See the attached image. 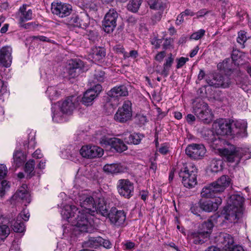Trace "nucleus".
I'll list each match as a JSON object with an SVG mask.
<instances>
[{
  "label": "nucleus",
  "mask_w": 251,
  "mask_h": 251,
  "mask_svg": "<svg viewBox=\"0 0 251 251\" xmlns=\"http://www.w3.org/2000/svg\"><path fill=\"white\" fill-rule=\"evenodd\" d=\"M231 179L228 176L223 175L217 180L205 186L201 191L202 198L214 199L201 200L200 205L202 210L207 212H215L222 202L221 198L217 195L224 192L230 183Z\"/></svg>",
  "instance_id": "f257e3e1"
},
{
  "label": "nucleus",
  "mask_w": 251,
  "mask_h": 251,
  "mask_svg": "<svg viewBox=\"0 0 251 251\" xmlns=\"http://www.w3.org/2000/svg\"><path fill=\"white\" fill-rule=\"evenodd\" d=\"M61 214L63 218L69 223H72L80 232H91L94 228L95 214L78 210L75 206L73 205L65 206Z\"/></svg>",
  "instance_id": "f03ea898"
},
{
  "label": "nucleus",
  "mask_w": 251,
  "mask_h": 251,
  "mask_svg": "<svg viewBox=\"0 0 251 251\" xmlns=\"http://www.w3.org/2000/svg\"><path fill=\"white\" fill-rule=\"evenodd\" d=\"M79 205L83 211L88 213L96 214L100 213L105 216L108 214V208L102 197H93L82 193L78 196Z\"/></svg>",
  "instance_id": "7ed1b4c3"
},
{
  "label": "nucleus",
  "mask_w": 251,
  "mask_h": 251,
  "mask_svg": "<svg viewBox=\"0 0 251 251\" xmlns=\"http://www.w3.org/2000/svg\"><path fill=\"white\" fill-rule=\"evenodd\" d=\"M244 199L240 195H231L227 201V205L224 208L222 217L224 221L230 223H236L242 217L243 214V204Z\"/></svg>",
  "instance_id": "20e7f679"
},
{
  "label": "nucleus",
  "mask_w": 251,
  "mask_h": 251,
  "mask_svg": "<svg viewBox=\"0 0 251 251\" xmlns=\"http://www.w3.org/2000/svg\"><path fill=\"white\" fill-rule=\"evenodd\" d=\"M179 176L182 178V182L186 187H194L197 183V169L193 164H189L182 169L179 173Z\"/></svg>",
  "instance_id": "39448f33"
},
{
  "label": "nucleus",
  "mask_w": 251,
  "mask_h": 251,
  "mask_svg": "<svg viewBox=\"0 0 251 251\" xmlns=\"http://www.w3.org/2000/svg\"><path fill=\"white\" fill-rule=\"evenodd\" d=\"M248 149L236 148L233 145H230L227 148L219 149V153L229 162H236L238 163L240 160L244 155Z\"/></svg>",
  "instance_id": "423d86ee"
},
{
  "label": "nucleus",
  "mask_w": 251,
  "mask_h": 251,
  "mask_svg": "<svg viewBox=\"0 0 251 251\" xmlns=\"http://www.w3.org/2000/svg\"><path fill=\"white\" fill-rule=\"evenodd\" d=\"M193 106V113L204 123H209L213 120V114L206 103L202 100H196Z\"/></svg>",
  "instance_id": "0eeeda50"
},
{
  "label": "nucleus",
  "mask_w": 251,
  "mask_h": 251,
  "mask_svg": "<svg viewBox=\"0 0 251 251\" xmlns=\"http://www.w3.org/2000/svg\"><path fill=\"white\" fill-rule=\"evenodd\" d=\"M217 245L225 251H244L241 247L235 246L233 237L226 233L221 232L216 237Z\"/></svg>",
  "instance_id": "6e6552de"
},
{
  "label": "nucleus",
  "mask_w": 251,
  "mask_h": 251,
  "mask_svg": "<svg viewBox=\"0 0 251 251\" xmlns=\"http://www.w3.org/2000/svg\"><path fill=\"white\" fill-rule=\"evenodd\" d=\"M132 103L129 100L124 101L122 106L119 108L114 115V119L120 123H126L130 120L132 117Z\"/></svg>",
  "instance_id": "1a4fd4ad"
},
{
  "label": "nucleus",
  "mask_w": 251,
  "mask_h": 251,
  "mask_svg": "<svg viewBox=\"0 0 251 251\" xmlns=\"http://www.w3.org/2000/svg\"><path fill=\"white\" fill-rule=\"evenodd\" d=\"M117 189L121 196L129 199L134 194V184L128 179H121L117 182Z\"/></svg>",
  "instance_id": "9d476101"
},
{
  "label": "nucleus",
  "mask_w": 251,
  "mask_h": 251,
  "mask_svg": "<svg viewBox=\"0 0 251 251\" xmlns=\"http://www.w3.org/2000/svg\"><path fill=\"white\" fill-rule=\"evenodd\" d=\"M118 17V13L113 9H110L106 14L102 21V27L105 32L110 33L114 31Z\"/></svg>",
  "instance_id": "9b49d317"
},
{
  "label": "nucleus",
  "mask_w": 251,
  "mask_h": 251,
  "mask_svg": "<svg viewBox=\"0 0 251 251\" xmlns=\"http://www.w3.org/2000/svg\"><path fill=\"white\" fill-rule=\"evenodd\" d=\"M206 151L205 147L201 144H190L185 150L186 154L193 159L202 158L204 156Z\"/></svg>",
  "instance_id": "f8f14e48"
},
{
  "label": "nucleus",
  "mask_w": 251,
  "mask_h": 251,
  "mask_svg": "<svg viewBox=\"0 0 251 251\" xmlns=\"http://www.w3.org/2000/svg\"><path fill=\"white\" fill-rule=\"evenodd\" d=\"M81 156L87 158L100 157L103 154V150L97 146L86 145L81 147L79 151Z\"/></svg>",
  "instance_id": "ddd939ff"
},
{
  "label": "nucleus",
  "mask_w": 251,
  "mask_h": 251,
  "mask_svg": "<svg viewBox=\"0 0 251 251\" xmlns=\"http://www.w3.org/2000/svg\"><path fill=\"white\" fill-rule=\"evenodd\" d=\"M107 216H108L111 223L117 226H120L124 225L126 219L124 211L118 210L115 207H112L109 212L108 211Z\"/></svg>",
  "instance_id": "4468645a"
},
{
  "label": "nucleus",
  "mask_w": 251,
  "mask_h": 251,
  "mask_svg": "<svg viewBox=\"0 0 251 251\" xmlns=\"http://www.w3.org/2000/svg\"><path fill=\"white\" fill-rule=\"evenodd\" d=\"M77 97L72 96L66 98L64 100L59 102V107L63 113L71 114L75 108L78 100Z\"/></svg>",
  "instance_id": "2eb2a0df"
},
{
  "label": "nucleus",
  "mask_w": 251,
  "mask_h": 251,
  "mask_svg": "<svg viewBox=\"0 0 251 251\" xmlns=\"http://www.w3.org/2000/svg\"><path fill=\"white\" fill-rule=\"evenodd\" d=\"M29 214L27 210L24 209L17 217L16 220L14 219L11 227L14 232L22 233L25 231V227L22 220L25 221L28 220Z\"/></svg>",
  "instance_id": "dca6fc26"
},
{
  "label": "nucleus",
  "mask_w": 251,
  "mask_h": 251,
  "mask_svg": "<svg viewBox=\"0 0 251 251\" xmlns=\"http://www.w3.org/2000/svg\"><path fill=\"white\" fill-rule=\"evenodd\" d=\"M51 11L54 14L63 18L69 16L72 11V6L62 2H52Z\"/></svg>",
  "instance_id": "f3484780"
},
{
  "label": "nucleus",
  "mask_w": 251,
  "mask_h": 251,
  "mask_svg": "<svg viewBox=\"0 0 251 251\" xmlns=\"http://www.w3.org/2000/svg\"><path fill=\"white\" fill-rule=\"evenodd\" d=\"M102 90V87L100 84L95 85L93 88L87 90L83 95L82 98V103L86 106L91 105L93 100L99 95Z\"/></svg>",
  "instance_id": "a211bd4d"
},
{
  "label": "nucleus",
  "mask_w": 251,
  "mask_h": 251,
  "mask_svg": "<svg viewBox=\"0 0 251 251\" xmlns=\"http://www.w3.org/2000/svg\"><path fill=\"white\" fill-rule=\"evenodd\" d=\"M33 15L32 10L29 8L27 4H24L20 7L15 14V18L18 22L23 23L32 20Z\"/></svg>",
  "instance_id": "6ab92c4d"
},
{
  "label": "nucleus",
  "mask_w": 251,
  "mask_h": 251,
  "mask_svg": "<svg viewBox=\"0 0 251 251\" xmlns=\"http://www.w3.org/2000/svg\"><path fill=\"white\" fill-rule=\"evenodd\" d=\"M213 79H210L206 77V81L210 86L215 87H223L226 88L229 86V79L227 77H224L220 74H216L212 76Z\"/></svg>",
  "instance_id": "aec40b11"
},
{
  "label": "nucleus",
  "mask_w": 251,
  "mask_h": 251,
  "mask_svg": "<svg viewBox=\"0 0 251 251\" xmlns=\"http://www.w3.org/2000/svg\"><path fill=\"white\" fill-rule=\"evenodd\" d=\"M83 66V62L79 59H71L66 67V72L70 78L76 76L80 70Z\"/></svg>",
  "instance_id": "412c9836"
},
{
  "label": "nucleus",
  "mask_w": 251,
  "mask_h": 251,
  "mask_svg": "<svg viewBox=\"0 0 251 251\" xmlns=\"http://www.w3.org/2000/svg\"><path fill=\"white\" fill-rule=\"evenodd\" d=\"M232 126L233 124L230 121L226 119H220L216 123L217 133L222 135H232Z\"/></svg>",
  "instance_id": "4be33fe9"
},
{
  "label": "nucleus",
  "mask_w": 251,
  "mask_h": 251,
  "mask_svg": "<svg viewBox=\"0 0 251 251\" xmlns=\"http://www.w3.org/2000/svg\"><path fill=\"white\" fill-rule=\"evenodd\" d=\"M12 49L10 46H4L0 49V64L6 68L10 66L12 57Z\"/></svg>",
  "instance_id": "5701e85b"
},
{
  "label": "nucleus",
  "mask_w": 251,
  "mask_h": 251,
  "mask_svg": "<svg viewBox=\"0 0 251 251\" xmlns=\"http://www.w3.org/2000/svg\"><path fill=\"white\" fill-rule=\"evenodd\" d=\"M232 135L244 137L247 136V123L244 120L232 121Z\"/></svg>",
  "instance_id": "b1692460"
},
{
  "label": "nucleus",
  "mask_w": 251,
  "mask_h": 251,
  "mask_svg": "<svg viewBox=\"0 0 251 251\" xmlns=\"http://www.w3.org/2000/svg\"><path fill=\"white\" fill-rule=\"evenodd\" d=\"M83 20L80 19L78 15L73 14L64 20V23L70 28L74 27L85 28L88 25L89 23L84 22Z\"/></svg>",
  "instance_id": "393cba45"
},
{
  "label": "nucleus",
  "mask_w": 251,
  "mask_h": 251,
  "mask_svg": "<svg viewBox=\"0 0 251 251\" xmlns=\"http://www.w3.org/2000/svg\"><path fill=\"white\" fill-rule=\"evenodd\" d=\"M103 171L110 174L123 173L127 171L126 166L122 163L107 164L103 166Z\"/></svg>",
  "instance_id": "a878e982"
},
{
  "label": "nucleus",
  "mask_w": 251,
  "mask_h": 251,
  "mask_svg": "<svg viewBox=\"0 0 251 251\" xmlns=\"http://www.w3.org/2000/svg\"><path fill=\"white\" fill-rule=\"evenodd\" d=\"M14 223L13 220H10V217H4L3 216L0 217V237L2 240L7 237L10 233V228L7 224Z\"/></svg>",
  "instance_id": "bb28decb"
},
{
  "label": "nucleus",
  "mask_w": 251,
  "mask_h": 251,
  "mask_svg": "<svg viewBox=\"0 0 251 251\" xmlns=\"http://www.w3.org/2000/svg\"><path fill=\"white\" fill-rule=\"evenodd\" d=\"M128 92L126 87L125 85H121L113 88L108 93V95L114 100H118L122 97L128 95Z\"/></svg>",
  "instance_id": "cd10ccee"
},
{
  "label": "nucleus",
  "mask_w": 251,
  "mask_h": 251,
  "mask_svg": "<svg viewBox=\"0 0 251 251\" xmlns=\"http://www.w3.org/2000/svg\"><path fill=\"white\" fill-rule=\"evenodd\" d=\"M108 143L111 146L112 148H113L118 152H123L127 149L126 145L124 143L123 140L117 138L109 139L108 141Z\"/></svg>",
  "instance_id": "c85d7f7f"
},
{
  "label": "nucleus",
  "mask_w": 251,
  "mask_h": 251,
  "mask_svg": "<svg viewBox=\"0 0 251 251\" xmlns=\"http://www.w3.org/2000/svg\"><path fill=\"white\" fill-rule=\"evenodd\" d=\"M144 135L141 133L128 134L124 137V141L128 144L138 145L140 143Z\"/></svg>",
  "instance_id": "c756f323"
},
{
  "label": "nucleus",
  "mask_w": 251,
  "mask_h": 251,
  "mask_svg": "<svg viewBox=\"0 0 251 251\" xmlns=\"http://www.w3.org/2000/svg\"><path fill=\"white\" fill-rule=\"evenodd\" d=\"M26 189V184H23L14 195L13 198L16 200L19 199L27 201L29 195Z\"/></svg>",
  "instance_id": "7c9ffc66"
},
{
  "label": "nucleus",
  "mask_w": 251,
  "mask_h": 251,
  "mask_svg": "<svg viewBox=\"0 0 251 251\" xmlns=\"http://www.w3.org/2000/svg\"><path fill=\"white\" fill-rule=\"evenodd\" d=\"M190 238L193 240V242L195 244H202L204 243L206 239L208 237L203 234L202 232L198 230L197 232H192L190 234Z\"/></svg>",
  "instance_id": "2f4dec72"
},
{
  "label": "nucleus",
  "mask_w": 251,
  "mask_h": 251,
  "mask_svg": "<svg viewBox=\"0 0 251 251\" xmlns=\"http://www.w3.org/2000/svg\"><path fill=\"white\" fill-rule=\"evenodd\" d=\"M213 226V224L211 220L205 221L200 225L199 230L207 237H209L211 230Z\"/></svg>",
  "instance_id": "473e14b6"
},
{
  "label": "nucleus",
  "mask_w": 251,
  "mask_h": 251,
  "mask_svg": "<svg viewBox=\"0 0 251 251\" xmlns=\"http://www.w3.org/2000/svg\"><path fill=\"white\" fill-rule=\"evenodd\" d=\"M148 4L151 9L163 10L166 7V0H149Z\"/></svg>",
  "instance_id": "72a5a7b5"
},
{
  "label": "nucleus",
  "mask_w": 251,
  "mask_h": 251,
  "mask_svg": "<svg viewBox=\"0 0 251 251\" xmlns=\"http://www.w3.org/2000/svg\"><path fill=\"white\" fill-rule=\"evenodd\" d=\"M174 58L172 54L170 53V56L165 59V61L163 64V68L161 72V74L166 76L168 75L170 68L174 62Z\"/></svg>",
  "instance_id": "f704fd0d"
},
{
  "label": "nucleus",
  "mask_w": 251,
  "mask_h": 251,
  "mask_svg": "<svg viewBox=\"0 0 251 251\" xmlns=\"http://www.w3.org/2000/svg\"><path fill=\"white\" fill-rule=\"evenodd\" d=\"M13 159L15 167H19L23 164L25 157L22 151H16L14 152Z\"/></svg>",
  "instance_id": "c9c22d12"
},
{
  "label": "nucleus",
  "mask_w": 251,
  "mask_h": 251,
  "mask_svg": "<svg viewBox=\"0 0 251 251\" xmlns=\"http://www.w3.org/2000/svg\"><path fill=\"white\" fill-rule=\"evenodd\" d=\"M223 162L220 159L214 158L211 160L210 169L212 172L217 173L223 169Z\"/></svg>",
  "instance_id": "e433bc0d"
},
{
  "label": "nucleus",
  "mask_w": 251,
  "mask_h": 251,
  "mask_svg": "<svg viewBox=\"0 0 251 251\" xmlns=\"http://www.w3.org/2000/svg\"><path fill=\"white\" fill-rule=\"evenodd\" d=\"M102 241V237H90L88 241L85 243L86 246L91 248H97L100 246V242Z\"/></svg>",
  "instance_id": "4c0bfd02"
},
{
  "label": "nucleus",
  "mask_w": 251,
  "mask_h": 251,
  "mask_svg": "<svg viewBox=\"0 0 251 251\" xmlns=\"http://www.w3.org/2000/svg\"><path fill=\"white\" fill-rule=\"evenodd\" d=\"M92 55L93 58L100 60L105 55V50L100 47H95L92 50Z\"/></svg>",
  "instance_id": "58836bf2"
},
{
  "label": "nucleus",
  "mask_w": 251,
  "mask_h": 251,
  "mask_svg": "<svg viewBox=\"0 0 251 251\" xmlns=\"http://www.w3.org/2000/svg\"><path fill=\"white\" fill-rule=\"evenodd\" d=\"M46 93L51 100L58 97L60 95V91H58L56 86H50L48 88Z\"/></svg>",
  "instance_id": "ea45409f"
},
{
  "label": "nucleus",
  "mask_w": 251,
  "mask_h": 251,
  "mask_svg": "<svg viewBox=\"0 0 251 251\" xmlns=\"http://www.w3.org/2000/svg\"><path fill=\"white\" fill-rule=\"evenodd\" d=\"M35 162L33 159L29 160L25 163V172L28 174V177L30 178L32 176L34 175V172H33Z\"/></svg>",
  "instance_id": "a19ab883"
},
{
  "label": "nucleus",
  "mask_w": 251,
  "mask_h": 251,
  "mask_svg": "<svg viewBox=\"0 0 251 251\" xmlns=\"http://www.w3.org/2000/svg\"><path fill=\"white\" fill-rule=\"evenodd\" d=\"M94 81L95 82H103L106 78L105 73L101 69H96L93 74Z\"/></svg>",
  "instance_id": "79ce46f5"
},
{
  "label": "nucleus",
  "mask_w": 251,
  "mask_h": 251,
  "mask_svg": "<svg viewBox=\"0 0 251 251\" xmlns=\"http://www.w3.org/2000/svg\"><path fill=\"white\" fill-rule=\"evenodd\" d=\"M142 3V0H132L127 4V9L133 12L138 11Z\"/></svg>",
  "instance_id": "37998d69"
},
{
  "label": "nucleus",
  "mask_w": 251,
  "mask_h": 251,
  "mask_svg": "<svg viewBox=\"0 0 251 251\" xmlns=\"http://www.w3.org/2000/svg\"><path fill=\"white\" fill-rule=\"evenodd\" d=\"M10 188V185L6 180L1 181L0 185V197L2 198L5 193L8 191Z\"/></svg>",
  "instance_id": "c03bdc74"
},
{
  "label": "nucleus",
  "mask_w": 251,
  "mask_h": 251,
  "mask_svg": "<svg viewBox=\"0 0 251 251\" xmlns=\"http://www.w3.org/2000/svg\"><path fill=\"white\" fill-rule=\"evenodd\" d=\"M247 32L244 30H241L238 33V37L237 38V42L244 47V44L247 40L246 35Z\"/></svg>",
  "instance_id": "a18cd8bd"
},
{
  "label": "nucleus",
  "mask_w": 251,
  "mask_h": 251,
  "mask_svg": "<svg viewBox=\"0 0 251 251\" xmlns=\"http://www.w3.org/2000/svg\"><path fill=\"white\" fill-rule=\"evenodd\" d=\"M205 30L201 29L192 34L190 38L195 40H198L201 39L205 35Z\"/></svg>",
  "instance_id": "49530a36"
},
{
  "label": "nucleus",
  "mask_w": 251,
  "mask_h": 251,
  "mask_svg": "<svg viewBox=\"0 0 251 251\" xmlns=\"http://www.w3.org/2000/svg\"><path fill=\"white\" fill-rule=\"evenodd\" d=\"M122 248L125 251H131L134 249L135 244L129 240L125 241L122 243Z\"/></svg>",
  "instance_id": "de8ad7c7"
},
{
  "label": "nucleus",
  "mask_w": 251,
  "mask_h": 251,
  "mask_svg": "<svg viewBox=\"0 0 251 251\" xmlns=\"http://www.w3.org/2000/svg\"><path fill=\"white\" fill-rule=\"evenodd\" d=\"M191 211L194 214L196 215L197 216H200V213L202 209L200 205V201L198 203H196L194 204H192L191 207Z\"/></svg>",
  "instance_id": "09e8293b"
},
{
  "label": "nucleus",
  "mask_w": 251,
  "mask_h": 251,
  "mask_svg": "<svg viewBox=\"0 0 251 251\" xmlns=\"http://www.w3.org/2000/svg\"><path fill=\"white\" fill-rule=\"evenodd\" d=\"M188 60L189 58L187 57H181L179 58H177L176 59L177 62L176 68L177 69L181 68Z\"/></svg>",
  "instance_id": "8fccbe9b"
},
{
  "label": "nucleus",
  "mask_w": 251,
  "mask_h": 251,
  "mask_svg": "<svg viewBox=\"0 0 251 251\" xmlns=\"http://www.w3.org/2000/svg\"><path fill=\"white\" fill-rule=\"evenodd\" d=\"M88 38L89 40L93 42H95L98 40V32L95 31H90L87 35Z\"/></svg>",
  "instance_id": "3c124183"
},
{
  "label": "nucleus",
  "mask_w": 251,
  "mask_h": 251,
  "mask_svg": "<svg viewBox=\"0 0 251 251\" xmlns=\"http://www.w3.org/2000/svg\"><path fill=\"white\" fill-rule=\"evenodd\" d=\"M7 169L5 165L0 164V180L3 179L6 176Z\"/></svg>",
  "instance_id": "603ef678"
},
{
  "label": "nucleus",
  "mask_w": 251,
  "mask_h": 251,
  "mask_svg": "<svg viewBox=\"0 0 251 251\" xmlns=\"http://www.w3.org/2000/svg\"><path fill=\"white\" fill-rule=\"evenodd\" d=\"M100 242V246H102L106 249H111L112 247V244L109 240L102 238V241Z\"/></svg>",
  "instance_id": "864d4df0"
},
{
  "label": "nucleus",
  "mask_w": 251,
  "mask_h": 251,
  "mask_svg": "<svg viewBox=\"0 0 251 251\" xmlns=\"http://www.w3.org/2000/svg\"><path fill=\"white\" fill-rule=\"evenodd\" d=\"M113 50L117 53L123 54L124 57H125V54L126 53V51H125V49L123 46L121 45H116L113 47Z\"/></svg>",
  "instance_id": "5fc2aeb1"
},
{
  "label": "nucleus",
  "mask_w": 251,
  "mask_h": 251,
  "mask_svg": "<svg viewBox=\"0 0 251 251\" xmlns=\"http://www.w3.org/2000/svg\"><path fill=\"white\" fill-rule=\"evenodd\" d=\"M136 119L139 122V124L141 125H144L147 122V118L146 116L143 114H137L136 116Z\"/></svg>",
  "instance_id": "6e6d98bb"
},
{
  "label": "nucleus",
  "mask_w": 251,
  "mask_h": 251,
  "mask_svg": "<svg viewBox=\"0 0 251 251\" xmlns=\"http://www.w3.org/2000/svg\"><path fill=\"white\" fill-rule=\"evenodd\" d=\"M138 55V53L137 50H130L129 53L126 52L125 54V59H126L128 57H131L132 58H136Z\"/></svg>",
  "instance_id": "4d7b16f0"
},
{
  "label": "nucleus",
  "mask_w": 251,
  "mask_h": 251,
  "mask_svg": "<svg viewBox=\"0 0 251 251\" xmlns=\"http://www.w3.org/2000/svg\"><path fill=\"white\" fill-rule=\"evenodd\" d=\"M162 13L160 11L157 12L151 18L153 24H155L159 22L162 18Z\"/></svg>",
  "instance_id": "13d9d810"
},
{
  "label": "nucleus",
  "mask_w": 251,
  "mask_h": 251,
  "mask_svg": "<svg viewBox=\"0 0 251 251\" xmlns=\"http://www.w3.org/2000/svg\"><path fill=\"white\" fill-rule=\"evenodd\" d=\"M180 15L181 16L180 17V18H182L184 16H193L195 15V13L191 10L187 9L184 11L181 12Z\"/></svg>",
  "instance_id": "bf43d9fd"
},
{
  "label": "nucleus",
  "mask_w": 251,
  "mask_h": 251,
  "mask_svg": "<svg viewBox=\"0 0 251 251\" xmlns=\"http://www.w3.org/2000/svg\"><path fill=\"white\" fill-rule=\"evenodd\" d=\"M165 52L164 51L159 52L156 55L155 57V60L160 62H161L165 56Z\"/></svg>",
  "instance_id": "052dcab7"
},
{
  "label": "nucleus",
  "mask_w": 251,
  "mask_h": 251,
  "mask_svg": "<svg viewBox=\"0 0 251 251\" xmlns=\"http://www.w3.org/2000/svg\"><path fill=\"white\" fill-rule=\"evenodd\" d=\"M52 120L56 123L60 122L62 121L61 116L60 115V114L58 113H54L53 112L52 115Z\"/></svg>",
  "instance_id": "680f3d73"
},
{
  "label": "nucleus",
  "mask_w": 251,
  "mask_h": 251,
  "mask_svg": "<svg viewBox=\"0 0 251 251\" xmlns=\"http://www.w3.org/2000/svg\"><path fill=\"white\" fill-rule=\"evenodd\" d=\"M25 22H23V23H21V22H18V24L20 27H23L25 29H27L32 25L33 23H28L27 24H25Z\"/></svg>",
  "instance_id": "e2e57ef3"
},
{
  "label": "nucleus",
  "mask_w": 251,
  "mask_h": 251,
  "mask_svg": "<svg viewBox=\"0 0 251 251\" xmlns=\"http://www.w3.org/2000/svg\"><path fill=\"white\" fill-rule=\"evenodd\" d=\"M239 53L240 52L238 51V50H233L231 54L232 60L234 61H237L239 57L240 56V55L239 54Z\"/></svg>",
  "instance_id": "0e129e2a"
},
{
  "label": "nucleus",
  "mask_w": 251,
  "mask_h": 251,
  "mask_svg": "<svg viewBox=\"0 0 251 251\" xmlns=\"http://www.w3.org/2000/svg\"><path fill=\"white\" fill-rule=\"evenodd\" d=\"M32 157L35 158H41L43 157V154L41 150L39 149L36 150L32 154Z\"/></svg>",
  "instance_id": "69168bd1"
},
{
  "label": "nucleus",
  "mask_w": 251,
  "mask_h": 251,
  "mask_svg": "<svg viewBox=\"0 0 251 251\" xmlns=\"http://www.w3.org/2000/svg\"><path fill=\"white\" fill-rule=\"evenodd\" d=\"M33 39H38L40 41H43V42H50V40L47 37L44 36H34Z\"/></svg>",
  "instance_id": "338daca9"
},
{
  "label": "nucleus",
  "mask_w": 251,
  "mask_h": 251,
  "mask_svg": "<svg viewBox=\"0 0 251 251\" xmlns=\"http://www.w3.org/2000/svg\"><path fill=\"white\" fill-rule=\"evenodd\" d=\"M168 147L164 146L159 149V152L163 154H166L168 152Z\"/></svg>",
  "instance_id": "774afa93"
}]
</instances>
